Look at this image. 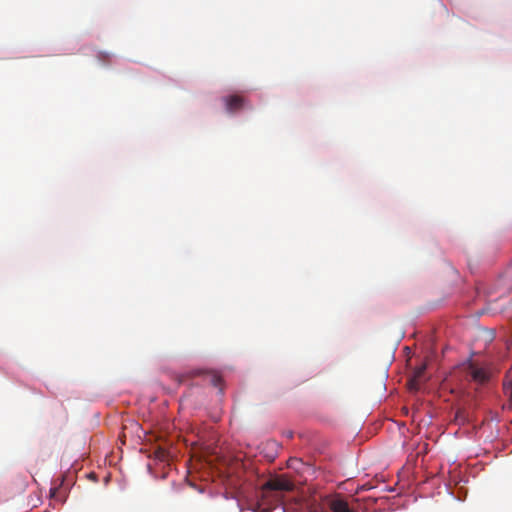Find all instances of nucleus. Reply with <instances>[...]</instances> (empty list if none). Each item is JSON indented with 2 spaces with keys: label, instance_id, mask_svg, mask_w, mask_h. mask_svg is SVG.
Returning a JSON list of instances; mask_svg holds the SVG:
<instances>
[{
  "label": "nucleus",
  "instance_id": "5",
  "mask_svg": "<svg viewBox=\"0 0 512 512\" xmlns=\"http://www.w3.org/2000/svg\"><path fill=\"white\" fill-rule=\"evenodd\" d=\"M455 421L458 424H464L465 422L468 421V415H467L465 409H458L456 411Z\"/></svg>",
  "mask_w": 512,
  "mask_h": 512
},
{
  "label": "nucleus",
  "instance_id": "7",
  "mask_svg": "<svg viewBox=\"0 0 512 512\" xmlns=\"http://www.w3.org/2000/svg\"><path fill=\"white\" fill-rule=\"evenodd\" d=\"M308 506L313 512H317L320 509V505L317 504V500L314 498L311 502L308 503Z\"/></svg>",
  "mask_w": 512,
  "mask_h": 512
},
{
  "label": "nucleus",
  "instance_id": "8",
  "mask_svg": "<svg viewBox=\"0 0 512 512\" xmlns=\"http://www.w3.org/2000/svg\"><path fill=\"white\" fill-rule=\"evenodd\" d=\"M270 507H263L262 504H258V506L254 509V512H271Z\"/></svg>",
  "mask_w": 512,
  "mask_h": 512
},
{
  "label": "nucleus",
  "instance_id": "11",
  "mask_svg": "<svg viewBox=\"0 0 512 512\" xmlns=\"http://www.w3.org/2000/svg\"><path fill=\"white\" fill-rule=\"evenodd\" d=\"M51 492H52V496H53L56 492V488L52 489Z\"/></svg>",
  "mask_w": 512,
  "mask_h": 512
},
{
  "label": "nucleus",
  "instance_id": "1",
  "mask_svg": "<svg viewBox=\"0 0 512 512\" xmlns=\"http://www.w3.org/2000/svg\"><path fill=\"white\" fill-rule=\"evenodd\" d=\"M458 370L461 376L469 382L472 381L477 384H483L489 379L487 372L483 368L478 367L471 360L462 363L458 367Z\"/></svg>",
  "mask_w": 512,
  "mask_h": 512
},
{
  "label": "nucleus",
  "instance_id": "2",
  "mask_svg": "<svg viewBox=\"0 0 512 512\" xmlns=\"http://www.w3.org/2000/svg\"><path fill=\"white\" fill-rule=\"evenodd\" d=\"M263 492L269 491H291L294 489V483L287 475H278L270 478L262 487Z\"/></svg>",
  "mask_w": 512,
  "mask_h": 512
},
{
  "label": "nucleus",
  "instance_id": "3",
  "mask_svg": "<svg viewBox=\"0 0 512 512\" xmlns=\"http://www.w3.org/2000/svg\"><path fill=\"white\" fill-rule=\"evenodd\" d=\"M323 505L327 506L333 512H354L348 503L340 497L326 496L323 499Z\"/></svg>",
  "mask_w": 512,
  "mask_h": 512
},
{
  "label": "nucleus",
  "instance_id": "9",
  "mask_svg": "<svg viewBox=\"0 0 512 512\" xmlns=\"http://www.w3.org/2000/svg\"><path fill=\"white\" fill-rule=\"evenodd\" d=\"M506 394L509 397L510 402L512 403V384L509 387H506Z\"/></svg>",
  "mask_w": 512,
  "mask_h": 512
},
{
  "label": "nucleus",
  "instance_id": "10",
  "mask_svg": "<svg viewBox=\"0 0 512 512\" xmlns=\"http://www.w3.org/2000/svg\"><path fill=\"white\" fill-rule=\"evenodd\" d=\"M286 436H287V438H292L293 437V432H291V431L287 432Z\"/></svg>",
  "mask_w": 512,
  "mask_h": 512
},
{
  "label": "nucleus",
  "instance_id": "4",
  "mask_svg": "<svg viewBox=\"0 0 512 512\" xmlns=\"http://www.w3.org/2000/svg\"><path fill=\"white\" fill-rule=\"evenodd\" d=\"M223 102L227 112L231 114L236 113L245 106V99L237 94L223 97Z\"/></svg>",
  "mask_w": 512,
  "mask_h": 512
},
{
  "label": "nucleus",
  "instance_id": "6",
  "mask_svg": "<svg viewBox=\"0 0 512 512\" xmlns=\"http://www.w3.org/2000/svg\"><path fill=\"white\" fill-rule=\"evenodd\" d=\"M424 371H425V366H421L415 370L413 379L411 380L412 385H416L417 383H419L421 381Z\"/></svg>",
  "mask_w": 512,
  "mask_h": 512
}]
</instances>
